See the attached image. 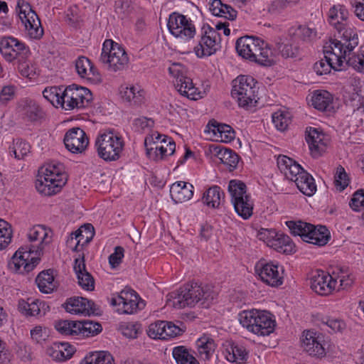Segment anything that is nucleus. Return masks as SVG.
<instances>
[{"label": "nucleus", "mask_w": 364, "mask_h": 364, "mask_svg": "<svg viewBox=\"0 0 364 364\" xmlns=\"http://www.w3.org/2000/svg\"><path fill=\"white\" fill-rule=\"evenodd\" d=\"M50 230L43 225H36L30 229L28 238L30 242H37L38 245H31L20 247L12 257L15 269L20 274L31 272L39 263L40 255L46 245L51 242Z\"/></svg>", "instance_id": "obj_1"}, {"label": "nucleus", "mask_w": 364, "mask_h": 364, "mask_svg": "<svg viewBox=\"0 0 364 364\" xmlns=\"http://www.w3.org/2000/svg\"><path fill=\"white\" fill-rule=\"evenodd\" d=\"M216 296L212 287L192 282L169 293L167 304L176 309L193 307L197 304L203 308H208Z\"/></svg>", "instance_id": "obj_2"}, {"label": "nucleus", "mask_w": 364, "mask_h": 364, "mask_svg": "<svg viewBox=\"0 0 364 364\" xmlns=\"http://www.w3.org/2000/svg\"><path fill=\"white\" fill-rule=\"evenodd\" d=\"M240 324L249 331L261 336L272 333L276 326L274 316L266 311L252 309L238 315Z\"/></svg>", "instance_id": "obj_3"}, {"label": "nucleus", "mask_w": 364, "mask_h": 364, "mask_svg": "<svg viewBox=\"0 0 364 364\" xmlns=\"http://www.w3.org/2000/svg\"><path fill=\"white\" fill-rule=\"evenodd\" d=\"M330 42L329 49L325 50L326 56L332 64V69L341 70L344 62L349 65L348 59L352 57L353 49L358 46L359 38L353 34V36H346Z\"/></svg>", "instance_id": "obj_4"}, {"label": "nucleus", "mask_w": 364, "mask_h": 364, "mask_svg": "<svg viewBox=\"0 0 364 364\" xmlns=\"http://www.w3.org/2000/svg\"><path fill=\"white\" fill-rule=\"evenodd\" d=\"M59 166L50 164L39 170L36 188L40 193L48 196L56 194L65 184L66 175L61 172Z\"/></svg>", "instance_id": "obj_5"}, {"label": "nucleus", "mask_w": 364, "mask_h": 364, "mask_svg": "<svg viewBox=\"0 0 364 364\" xmlns=\"http://www.w3.org/2000/svg\"><path fill=\"white\" fill-rule=\"evenodd\" d=\"M124 142L122 136L112 130L100 134L95 140L98 156L105 161H116L122 154Z\"/></svg>", "instance_id": "obj_6"}, {"label": "nucleus", "mask_w": 364, "mask_h": 364, "mask_svg": "<svg viewBox=\"0 0 364 364\" xmlns=\"http://www.w3.org/2000/svg\"><path fill=\"white\" fill-rule=\"evenodd\" d=\"M232 96L237 99L240 107L250 109L257 103V82L252 76L240 75L232 81Z\"/></svg>", "instance_id": "obj_7"}, {"label": "nucleus", "mask_w": 364, "mask_h": 364, "mask_svg": "<svg viewBox=\"0 0 364 364\" xmlns=\"http://www.w3.org/2000/svg\"><path fill=\"white\" fill-rule=\"evenodd\" d=\"M100 61L108 65L114 72L123 70L127 67L129 58L124 49L111 39L105 40L103 43Z\"/></svg>", "instance_id": "obj_8"}, {"label": "nucleus", "mask_w": 364, "mask_h": 364, "mask_svg": "<svg viewBox=\"0 0 364 364\" xmlns=\"http://www.w3.org/2000/svg\"><path fill=\"white\" fill-rule=\"evenodd\" d=\"M16 11L24 25L28 36L33 39H40L43 35V28L40 18L30 4L25 0H18Z\"/></svg>", "instance_id": "obj_9"}, {"label": "nucleus", "mask_w": 364, "mask_h": 364, "mask_svg": "<svg viewBox=\"0 0 364 364\" xmlns=\"http://www.w3.org/2000/svg\"><path fill=\"white\" fill-rule=\"evenodd\" d=\"M60 107L65 110L87 107L92 100L90 90L84 87L72 85L63 90Z\"/></svg>", "instance_id": "obj_10"}, {"label": "nucleus", "mask_w": 364, "mask_h": 364, "mask_svg": "<svg viewBox=\"0 0 364 364\" xmlns=\"http://www.w3.org/2000/svg\"><path fill=\"white\" fill-rule=\"evenodd\" d=\"M349 12L345 6L342 4H336L331 6L328 11V22L337 31L338 38L358 36L355 29L350 27L348 23Z\"/></svg>", "instance_id": "obj_11"}, {"label": "nucleus", "mask_w": 364, "mask_h": 364, "mask_svg": "<svg viewBox=\"0 0 364 364\" xmlns=\"http://www.w3.org/2000/svg\"><path fill=\"white\" fill-rule=\"evenodd\" d=\"M0 53L6 61L11 63L14 60H26L30 55V50L17 38L4 36L0 40Z\"/></svg>", "instance_id": "obj_12"}, {"label": "nucleus", "mask_w": 364, "mask_h": 364, "mask_svg": "<svg viewBox=\"0 0 364 364\" xmlns=\"http://www.w3.org/2000/svg\"><path fill=\"white\" fill-rule=\"evenodd\" d=\"M167 27L173 36L184 40L193 38L196 33V28L192 21L178 12H173L169 15Z\"/></svg>", "instance_id": "obj_13"}, {"label": "nucleus", "mask_w": 364, "mask_h": 364, "mask_svg": "<svg viewBox=\"0 0 364 364\" xmlns=\"http://www.w3.org/2000/svg\"><path fill=\"white\" fill-rule=\"evenodd\" d=\"M168 72L175 78L174 86L183 96L196 100L197 88L193 85L192 80L187 77L186 68L179 63H174L168 68Z\"/></svg>", "instance_id": "obj_14"}, {"label": "nucleus", "mask_w": 364, "mask_h": 364, "mask_svg": "<svg viewBox=\"0 0 364 364\" xmlns=\"http://www.w3.org/2000/svg\"><path fill=\"white\" fill-rule=\"evenodd\" d=\"M220 36L216 30L208 26L202 28V33L198 44L195 47L196 55L198 58L210 56L220 48Z\"/></svg>", "instance_id": "obj_15"}, {"label": "nucleus", "mask_w": 364, "mask_h": 364, "mask_svg": "<svg viewBox=\"0 0 364 364\" xmlns=\"http://www.w3.org/2000/svg\"><path fill=\"white\" fill-rule=\"evenodd\" d=\"M139 299V295L134 290L125 289L117 296L112 298L111 304L119 306V313L132 314L145 306L144 301Z\"/></svg>", "instance_id": "obj_16"}, {"label": "nucleus", "mask_w": 364, "mask_h": 364, "mask_svg": "<svg viewBox=\"0 0 364 364\" xmlns=\"http://www.w3.org/2000/svg\"><path fill=\"white\" fill-rule=\"evenodd\" d=\"M302 346L310 355L322 358L326 355L324 336L313 331H304Z\"/></svg>", "instance_id": "obj_17"}, {"label": "nucleus", "mask_w": 364, "mask_h": 364, "mask_svg": "<svg viewBox=\"0 0 364 364\" xmlns=\"http://www.w3.org/2000/svg\"><path fill=\"white\" fill-rule=\"evenodd\" d=\"M66 149L73 154H81L88 144L89 140L85 132L80 127L68 129L63 139Z\"/></svg>", "instance_id": "obj_18"}, {"label": "nucleus", "mask_w": 364, "mask_h": 364, "mask_svg": "<svg viewBox=\"0 0 364 364\" xmlns=\"http://www.w3.org/2000/svg\"><path fill=\"white\" fill-rule=\"evenodd\" d=\"M336 279L322 270H316L310 278V287L316 294L326 296L334 289Z\"/></svg>", "instance_id": "obj_19"}, {"label": "nucleus", "mask_w": 364, "mask_h": 364, "mask_svg": "<svg viewBox=\"0 0 364 364\" xmlns=\"http://www.w3.org/2000/svg\"><path fill=\"white\" fill-rule=\"evenodd\" d=\"M67 312L73 314L91 315L97 314L99 309L91 300L84 297H72L67 300L64 304Z\"/></svg>", "instance_id": "obj_20"}, {"label": "nucleus", "mask_w": 364, "mask_h": 364, "mask_svg": "<svg viewBox=\"0 0 364 364\" xmlns=\"http://www.w3.org/2000/svg\"><path fill=\"white\" fill-rule=\"evenodd\" d=\"M256 271L258 272L261 279L272 287H278L283 283L282 276L279 272V266L273 263H261L256 266Z\"/></svg>", "instance_id": "obj_21"}, {"label": "nucleus", "mask_w": 364, "mask_h": 364, "mask_svg": "<svg viewBox=\"0 0 364 364\" xmlns=\"http://www.w3.org/2000/svg\"><path fill=\"white\" fill-rule=\"evenodd\" d=\"M268 239V245L272 247L278 252L284 254H291L294 252L295 245L291 238L284 234L276 232L274 230H269Z\"/></svg>", "instance_id": "obj_22"}, {"label": "nucleus", "mask_w": 364, "mask_h": 364, "mask_svg": "<svg viewBox=\"0 0 364 364\" xmlns=\"http://www.w3.org/2000/svg\"><path fill=\"white\" fill-rule=\"evenodd\" d=\"M306 140L314 158L321 156L326 151L327 144L324 134L316 129L310 127L306 131Z\"/></svg>", "instance_id": "obj_23"}, {"label": "nucleus", "mask_w": 364, "mask_h": 364, "mask_svg": "<svg viewBox=\"0 0 364 364\" xmlns=\"http://www.w3.org/2000/svg\"><path fill=\"white\" fill-rule=\"evenodd\" d=\"M277 166L285 177L294 182V178L305 171L296 161L284 155H279L278 156Z\"/></svg>", "instance_id": "obj_24"}, {"label": "nucleus", "mask_w": 364, "mask_h": 364, "mask_svg": "<svg viewBox=\"0 0 364 364\" xmlns=\"http://www.w3.org/2000/svg\"><path fill=\"white\" fill-rule=\"evenodd\" d=\"M19 112L23 118L27 121L34 122L44 117V112L38 104L31 99L22 100L18 105Z\"/></svg>", "instance_id": "obj_25"}, {"label": "nucleus", "mask_w": 364, "mask_h": 364, "mask_svg": "<svg viewBox=\"0 0 364 364\" xmlns=\"http://www.w3.org/2000/svg\"><path fill=\"white\" fill-rule=\"evenodd\" d=\"M75 69L80 77L85 78L92 82H100V73L87 58L79 57L75 62Z\"/></svg>", "instance_id": "obj_26"}, {"label": "nucleus", "mask_w": 364, "mask_h": 364, "mask_svg": "<svg viewBox=\"0 0 364 364\" xmlns=\"http://www.w3.org/2000/svg\"><path fill=\"white\" fill-rule=\"evenodd\" d=\"M73 268L79 285L85 290H94L95 280L92 276L86 270L84 257L75 259Z\"/></svg>", "instance_id": "obj_27"}, {"label": "nucleus", "mask_w": 364, "mask_h": 364, "mask_svg": "<svg viewBox=\"0 0 364 364\" xmlns=\"http://www.w3.org/2000/svg\"><path fill=\"white\" fill-rule=\"evenodd\" d=\"M170 195L176 203L187 201L193 197V186L184 181L176 182L171 186Z\"/></svg>", "instance_id": "obj_28"}, {"label": "nucleus", "mask_w": 364, "mask_h": 364, "mask_svg": "<svg viewBox=\"0 0 364 364\" xmlns=\"http://www.w3.org/2000/svg\"><path fill=\"white\" fill-rule=\"evenodd\" d=\"M205 132L213 133L215 136L220 137L224 142H230L235 137L233 129L225 124H220L217 121L210 120L206 126Z\"/></svg>", "instance_id": "obj_29"}, {"label": "nucleus", "mask_w": 364, "mask_h": 364, "mask_svg": "<svg viewBox=\"0 0 364 364\" xmlns=\"http://www.w3.org/2000/svg\"><path fill=\"white\" fill-rule=\"evenodd\" d=\"M37 286L42 293H52L57 288V282L55 281L54 270L48 269L38 274L36 279Z\"/></svg>", "instance_id": "obj_30"}, {"label": "nucleus", "mask_w": 364, "mask_h": 364, "mask_svg": "<svg viewBox=\"0 0 364 364\" xmlns=\"http://www.w3.org/2000/svg\"><path fill=\"white\" fill-rule=\"evenodd\" d=\"M95 235L94 227L92 225L87 223L81 226L75 232H72L70 237L67 240L68 245L73 242V240H77V242L75 246L73 248V251H77V247L80 242L84 240L83 243H89Z\"/></svg>", "instance_id": "obj_31"}, {"label": "nucleus", "mask_w": 364, "mask_h": 364, "mask_svg": "<svg viewBox=\"0 0 364 364\" xmlns=\"http://www.w3.org/2000/svg\"><path fill=\"white\" fill-rule=\"evenodd\" d=\"M294 182L299 190L307 196H312L316 191V185L314 178L306 171L294 178Z\"/></svg>", "instance_id": "obj_32"}, {"label": "nucleus", "mask_w": 364, "mask_h": 364, "mask_svg": "<svg viewBox=\"0 0 364 364\" xmlns=\"http://www.w3.org/2000/svg\"><path fill=\"white\" fill-rule=\"evenodd\" d=\"M309 239L307 242L318 246H324L331 238L330 232L326 226H312L311 230H308Z\"/></svg>", "instance_id": "obj_33"}, {"label": "nucleus", "mask_w": 364, "mask_h": 364, "mask_svg": "<svg viewBox=\"0 0 364 364\" xmlns=\"http://www.w3.org/2000/svg\"><path fill=\"white\" fill-rule=\"evenodd\" d=\"M232 203L235 212L243 219L247 220L252 216L254 204L249 195L237 198Z\"/></svg>", "instance_id": "obj_34"}, {"label": "nucleus", "mask_w": 364, "mask_h": 364, "mask_svg": "<svg viewBox=\"0 0 364 364\" xmlns=\"http://www.w3.org/2000/svg\"><path fill=\"white\" fill-rule=\"evenodd\" d=\"M77 336L83 337L94 336L102 329L100 323L90 320L77 321Z\"/></svg>", "instance_id": "obj_35"}, {"label": "nucleus", "mask_w": 364, "mask_h": 364, "mask_svg": "<svg viewBox=\"0 0 364 364\" xmlns=\"http://www.w3.org/2000/svg\"><path fill=\"white\" fill-rule=\"evenodd\" d=\"M271 54L272 51L268 44L264 41L262 46H257L254 53L248 56V60L260 65L269 66L272 65Z\"/></svg>", "instance_id": "obj_36"}, {"label": "nucleus", "mask_w": 364, "mask_h": 364, "mask_svg": "<svg viewBox=\"0 0 364 364\" xmlns=\"http://www.w3.org/2000/svg\"><path fill=\"white\" fill-rule=\"evenodd\" d=\"M200 358L204 360H209L215 352L216 345L213 338L204 336L196 341Z\"/></svg>", "instance_id": "obj_37"}, {"label": "nucleus", "mask_w": 364, "mask_h": 364, "mask_svg": "<svg viewBox=\"0 0 364 364\" xmlns=\"http://www.w3.org/2000/svg\"><path fill=\"white\" fill-rule=\"evenodd\" d=\"M214 151L223 164L226 165L230 170L235 168L239 162L238 155L229 149L215 146Z\"/></svg>", "instance_id": "obj_38"}, {"label": "nucleus", "mask_w": 364, "mask_h": 364, "mask_svg": "<svg viewBox=\"0 0 364 364\" xmlns=\"http://www.w3.org/2000/svg\"><path fill=\"white\" fill-rule=\"evenodd\" d=\"M316 31L305 26L292 27L289 31V36L294 41H311L316 36Z\"/></svg>", "instance_id": "obj_39"}, {"label": "nucleus", "mask_w": 364, "mask_h": 364, "mask_svg": "<svg viewBox=\"0 0 364 364\" xmlns=\"http://www.w3.org/2000/svg\"><path fill=\"white\" fill-rule=\"evenodd\" d=\"M80 364H114V360L107 351H95L87 355Z\"/></svg>", "instance_id": "obj_40"}, {"label": "nucleus", "mask_w": 364, "mask_h": 364, "mask_svg": "<svg viewBox=\"0 0 364 364\" xmlns=\"http://www.w3.org/2000/svg\"><path fill=\"white\" fill-rule=\"evenodd\" d=\"M172 355L177 364H199L190 350L183 346L174 347Z\"/></svg>", "instance_id": "obj_41"}, {"label": "nucleus", "mask_w": 364, "mask_h": 364, "mask_svg": "<svg viewBox=\"0 0 364 364\" xmlns=\"http://www.w3.org/2000/svg\"><path fill=\"white\" fill-rule=\"evenodd\" d=\"M223 199L224 193L221 192L220 188L218 186L208 188L203 197L204 203L214 208H218Z\"/></svg>", "instance_id": "obj_42"}, {"label": "nucleus", "mask_w": 364, "mask_h": 364, "mask_svg": "<svg viewBox=\"0 0 364 364\" xmlns=\"http://www.w3.org/2000/svg\"><path fill=\"white\" fill-rule=\"evenodd\" d=\"M333 100L331 95L325 90L316 91L311 97L312 106L320 111H325L331 104Z\"/></svg>", "instance_id": "obj_43"}, {"label": "nucleus", "mask_w": 364, "mask_h": 364, "mask_svg": "<svg viewBox=\"0 0 364 364\" xmlns=\"http://www.w3.org/2000/svg\"><path fill=\"white\" fill-rule=\"evenodd\" d=\"M255 38L253 36H242L239 38L235 43V48L238 55L243 58L248 60L249 53H250L251 47H254Z\"/></svg>", "instance_id": "obj_44"}, {"label": "nucleus", "mask_w": 364, "mask_h": 364, "mask_svg": "<svg viewBox=\"0 0 364 364\" xmlns=\"http://www.w3.org/2000/svg\"><path fill=\"white\" fill-rule=\"evenodd\" d=\"M143 91L136 90L134 86L127 87L121 91V95L123 100L131 105H139L143 102Z\"/></svg>", "instance_id": "obj_45"}, {"label": "nucleus", "mask_w": 364, "mask_h": 364, "mask_svg": "<svg viewBox=\"0 0 364 364\" xmlns=\"http://www.w3.org/2000/svg\"><path fill=\"white\" fill-rule=\"evenodd\" d=\"M63 90V88L60 87H47L43 90V95L52 105L58 107L61 105Z\"/></svg>", "instance_id": "obj_46"}, {"label": "nucleus", "mask_w": 364, "mask_h": 364, "mask_svg": "<svg viewBox=\"0 0 364 364\" xmlns=\"http://www.w3.org/2000/svg\"><path fill=\"white\" fill-rule=\"evenodd\" d=\"M228 189L231 196L232 202L236 200L237 198H244V196L248 195L247 194V186L241 181L231 180Z\"/></svg>", "instance_id": "obj_47"}, {"label": "nucleus", "mask_w": 364, "mask_h": 364, "mask_svg": "<svg viewBox=\"0 0 364 364\" xmlns=\"http://www.w3.org/2000/svg\"><path fill=\"white\" fill-rule=\"evenodd\" d=\"M226 358L231 363H241L247 358V353L242 346H232L230 350H228Z\"/></svg>", "instance_id": "obj_48"}, {"label": "nucleus", "mask_w": 364, "mask_h": 364, "mask_svg": "<svg viewBox=\"0 0 364 364\" xmlns=\"http://www.w3.org/2000/svg\"><path fill=\"white\" fill-rule=\"evenodd\" d=\"M149 147L147 145V140H145V146L146 147V154L150 158L154 160H162L165 156L168 155V148L164 145H159L156 142H153Z\"/></svg>", "instance_id": "obj_49"}, {"label": "nucleus", "mask_w": 364, "mask_h": 364, "mask_svg": "<svg viewBox=\"0 0 364 364\" xmlns=\"http://www.w3.org/2000/svg\"><path fill=\"white\" fill-rule=\"evenodd\" d=\"M56 330L65 336H77V321L63 320L55 323Z\"/></svg>", "instance_id": "obj_50"}, {"label": "nucleus", "mask_w": 364, "mask_h": 364, "mask_svg": "<svg viewBox=\"0 0 364 364\" xmlns=\"http://www.w3.org/2000/svg\"><path fill=\"white\" fill-rule=\"evenodd\" d=\"M166 325L165 321H158L149 325L148 329V336L154 339L165 340Z\"/></svg>", "instance_id": "obj_51"}, {"label": "nucleus", "mask_w": 364, "mask_h": 364, "mask_svg": "<svg viewBox=\"0 0 364 364\" xmlns=\"http://www.w3.org/2000/svg\"><path fill=\"white\" fill-rule=\"evenodd\" d=\"M31 146L28 143L21 139H17L14 143L13 147H10V154L14 153L17 159H23L30 152Z\"/></svg>", "instance_id": "obj_52"}, {"label": "nucleus", "mask_w": 364, "mask_h": 364, "mask_svg": "<svg viewBox=\"0 0 364 364\" xmlns=\"http://www.w3.org/2000/svg\"><path fill=\"white\" fill-rule=\"evenodd\" d=\"M333 278L336 279V283L339 282L340 287L343 289L350 287L354 281V278L349 272L348 268L346 267L339 268L338 276Z\"/></svg>", "instance_id": "obj_53"}, {"label": "nucleus", "mask_w": 364, "mask_h": 364, "mask_svg": "<svg viewBox=\"0 0 364 364\" xmlns=\"http://www.w3.org/2000/svg\"><path fill=\"white\" fill-rule=\"evenodd\" d=\"M11 240V230L9 224L0 219V250L7 247Z\"/></svg>", "instance_id": "obj_54"}, {"label": "nucleus", "mask_w": 364, "mask_h": 364, "mask_svg": "<svg viewBox=\"0 0 364 364\" xmlns=\"http://www.w3.org/2000/svg\"><path fill=\"white\" fill-rule=\"evenodd\" d=\"M277 49L284 58H294L298 53V46H294L291 43H277Z\"/></svg>", "instance_id": "obj_55"}, {"label": "nucleus", "mask_w": 364, "mask_h": 364, "mask_svg": "<svg viewBox=\"0 0 364 364\" xmlns=\"http://www.w3.org/2000/svg\"><path fill=\"white\" fill-rule=\"evenodd\" d=\"M349 65L359 71L364 70V45L361 46L357 54L353 53L352 57L348 59Z\"/></svg>", "instance_id": "obj_56"}, {"label": "nucleus", "mask_w": 364, "mask_h": 364, "mask_svg": "<svg viewBox=\"0 0 364 364\" xmlns=\"http://www.w3.org/2000/svg\"><path fill=\"white\" fill-rule=\"evenodd\" d=\"M335 185L339 191H343L348 185L349 179L345 169L342 166L337 168L335 175Z\"/></svg>", "instance_id": "obj_57"}, {"label": "nucleus", "mask_w": 364, "mask_h": 364, "mask_svg": "<svg viewBox=\"0 0 364 364\" xmlns=\"http://www.w3.org/2000/svg\"><path fill=\"white\" fill-rule=\"evenodd\" d=\"M122 334L129 338H136L141 333V324L138 323H127L121 326Z\"/></svg>", "instance_id": "obj_58"}, {"label": "nucleus", "mask_w": 364, "mask_h": 364, "mask_svg": "<svg viewBox=\"0 0 364 364\" xmlns=\"http://www.w3.org/2000/svg\"><path fill=\"white\" fill-rule=\"evenodd\" d=\"M272 122L278 130L284 131L288 127L289 118L283 112L278 111L272 114Z\"/></svg>", "instance_id": "obj_59"}, {"label": "nucleus", "mask_w": 364, "mask_h": 364, "mask_svg": "<svg viewBox=\"0 0 364 364\" xmlns=\"http://www.w3.org/2000/svg\"><path fill=\"white\" fill-rule=\"evenodd\" d=\"M18 70L23 77L32 79L36 75V68L32 64H28L26 60H19Z\"/></svg>", "instance_id": "obj_60"}, {"label": "nucleus", "mask_w": 364, "mask_h": 364, "mask_svg": "<svg viewBox=\"0 0 364 364\" xmlns=\"http://www.w3.org/2000/svg\"><path fill=\"white\" fill-rule=\"evenodd\" d=\"M349 205L355 211H360V207L364 208V189H358L353 193Z\"/></svg>", "instance_id": "obj_61"}, {"label": "nucleus", "mask_w": 364, "mask_h": 364, "mask_svg": "<svg viewBox=\"0 0 364 364\" xmlns=\"http://www.w3.org/2000/svg\"><path fill=\"white\" fill-rule=\"evenodd\" d=\"M332 69V64L328 62L326 56L323 59L320 60L314 65V70L318 75L328 74Z\"/></svg>", "instance_id": "obj_62"}, {"label": "nucleus", "mask_w": 364, "mask_h": 364, "mask_svg": "<svg viewBox=\"0 0 364 364\" xmlns=\"http://www.w3.org/2000/svg\"><path fill=\"white\" fill-rule=\"evenodd\" d=\"M322 323L329 327L333 332H338L344 328V323L337 318L325 317L322 318Z\"/></svg>", "instance_id": "obj_63"}, {"label": "nucleus", "mask_w": 364, "mask_h": 364, "mask_svg": "<svg viewBox=\"0 0 364 364\" xmlns=\"http://www.w3.org/2000/svg\"><path fill=\"white\" fill-rule=\"evenodd\" d=\"M124 251V248L120 246L115 247L114 252L109 257V262L112 267L114 268L122 262Z\"/></svg>", "instance_id": "obj_64"}]
</instances>
